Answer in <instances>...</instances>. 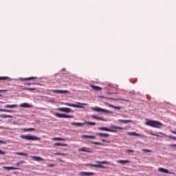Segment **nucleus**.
<instances>
[{"label":"nucleus","mask_w":176,"mask_h":176,"mask_svg":"<svg viewBox=\"0 0 176 176\" xmlns=\"http://www.w3.org/2000/svg\"><path fill=\"white\" fill-rule=\"evenodd\" d=\"M116 129L118 130H126V128L118 126H111V129L107 127H98V130H100V131H109V133H116V131H118Z\"/></svg>","instance_id":"obj_1"},{"label":"nucleus","mask_w":176,"mask_h":176,"mask_svg":"<svg viewBox=\"0 0 176 176\" xmlns=\"http://www.w3.org/2000/svg\"><path fill=\"white\" fill-rule=\"evenodd\" d=\"M145 124H146V126H150V127H155L156 129H160L162 126H163V124L160 122L152 120H147Z\"/></svg>","instance_id":"obj_2"},{"label":"nucleus","mask_w":176,"mask_h":176,"mask_svg":"<svg viewBox=\"0 0 176 176\" xmlns=\"http://www.w3.org/2000/svg\"><path fill=\"white\" fill-rule=\"evenodd\" d=\"M20 138L22 140H27L28 141H41V138L34 135H21Z\"/></svg>","instance_id":"obj_3"},{"label":"nucleus","mask_w":176,"mask_h":176,"mask_svg":"<svg viewBox=\"0 0 176 176\" xmlns=\"http://www.w3.org/2000/svg\"><path fill=\"white\" fill-rule=\"evenodd\" d=\"M96 163L98 164H92V167H97L98 168H105V166L101 164H109V162L107 161H97Z\"/></svg>","instance_id":"obj_4"},{"label":"nucleus","mask_w":176,"mask_h":176,"mask_svg":"<svg viewBox=\"0 0 176 176\" xmlns=\"http://www.w3.org/2000/svg\"><path fill=\"white\" fill-rule=\"evenodd\" d=\"M91 111H94L95 112H104L105 113H112V112L109 111V110H107L100 107H91Z\"/></svg>","instance_id":"obj_5"},{"label":"nucleus","mask_w":176,"mask_h":176,"mask_svg":"<svg viewBox=\"0 0 176 176\" xmlns=\"http://www.w3.org/2000/svg\"><path fill=\"white\" fill-rule=\"evenodd\" d=\"M54 116H56V118H69L73 119L74 116H68L67 114H63L60 113H54Z\"/></svg>","instance_id":"obj_6"},{"label":"nucleus","mask_w":176,"mask_h":176,"mask_svg":"<svg viewBox=\"0 0 176 176\" xmlns=\"http://www.w3.org/2000/svg\"><path fill=\"white\" fill-rule=\"evenodd\" d=\"M52 93H57L58 94H67L69 93L68 90H58V89H53L52 90Z\"/></svg>","instance_id":"obj_7"},{"label":"nucleus","mask_w":176,"mask_h":176,"mask_svg":"<svg viewBox=\"0 0 176 176\" xmlns=\"http://www.w3.org/2000/svg\"><path fill=\"white\" fill-rule=\"evenodd\" d=\"M56 111H59L60 112H66V113H69V112H71V109L68 107H59L56 109Z\"/></svg>","instance_id":"obj_8"},{"label":"nucleus","mask_w":176,"mask_h":176,"mask_svg":"<svg viewBox=\"0 0 176 176\" xmlns=\"http://www.w3.org/2000/svg\"><path fill=\"white\" fill-rule=\"evenodd\" d=\"M89 105L87 103H80L78 102L76 104H74V108H85V106Z\"/></svg>","instance_id":"obj_9"},{"label":"nucleus","mask_w":176,"mask_h":176,"mask_svg":"<svg viewBox=\"0 0 176 176\" xmlns=\"http://www.w3.org/2000/svg\"><path fill=\"white\" fill-rule=\"evenodd\" d=\"M127 135H133L134 137H142V135L137 133L136 132H126Z\"/></svg>","instance_id":"obj_10"},{"label":"nucleus","mask_w":176,"mask_h":176,"mask_svg":"<svg viewBox=\"0 0 176 176\" xmlns=\"http://www.w3.org/2000/svg\"><path fill=\"white\" fill-rule=\"evenodd\" d=\"M158 171H160V173H164V174H171V173L168 171V170L164 168H159Z\"/></svg>","instance_id":"obj_11"},{"label":"nucleus","mask_w":176,"mask_h":176,"mask_svg":"<svg viewBox=\"0 0 176 176\" xmlns=\"http://www.w3.org/2000/svg\"><path fill=\"white\" fill-rule=\"evenodd\" d=\"M80 175H82V176L94 175V173H93V172H81V173H80Z\"/></svg>","instance_id":"obj_12"},{"label":"nucleus","mask_w":176,"mask_h":176,"mask_svg":"<svg viewBox=\"0 0 176 176\" xmlns=\"http://www.w3.org/2000/svg\"><path fill=\"white\" fill-rule=\"evenodd\" d=\"M19 107H21V108H32V105L28 103H22Z\"/></svg>","instance_id":"obj_13"},{"label":"nucleus","mask_w":176,"mask_h":176,"mask_svg":"<svg viewBox=\"0 0 176 176\" xmlns=\"http://www.w3.org/2000/svg\"><path fill=\"white\" fill-rule=\"evenodd\" d=\"M78 151L80 152H88L89 153H91V151H90V148L87 147H82L81 148H79Z\"/></svg>","instance_id":"obj_14"},{"label":"nucleus","mask_w":176,"mask_h":176,"mask_svg":"<svg viewBox=\"0 0 176 176\" xmlns=\"http://www.w3.org/2000/svg\"><path fill=\"white\" fill-rule=\"evenodd\" d=\"M117 163H118L120 164H127V163H130V160H117Z\"/></svg>","instance_id":"obj_15"},{"label":"nucleus","mask_w":176,"mask_h":176,"mask_svg":"<svg viewBox=\"0 0 176 176\" xmlns=\"http://www.w3.org/2000/svg\"><path fill=\"white\" fill-rule=\"evenodd\" d=\"M33 160H35L36 162H43V158L38 156H32L31 157Z\"/></svg>","instance_id":"obj_16"},{"label":"nucleus","mask_w":176,"mask_h":176,"mask_svg":"<svg viewBox=\"0 0 176 176\" xmlns=\"http://www.w3.org/2000/svg\"><path fill=\"white\" fill-rule=\"evenodd\" d=\"M118 122H120V123H133V120H118Z\"/></svg>","instance_id":"obj_17"},{"label":"nucleus","mask_w":176,"mask_h":176,"mask_svg":"<svg viewBox=\"0 0 176 176\" xmlns=\"http://www.w3.org/2000/svg\"><path fill=\"white\" fill-rule=\"evenodd\" d=\"M5 170H21L20 168H16L13 166H4L3 167Z\"/></svg>","instance_id":"obj_18"},{"label":"nucleus","mask_w":176,"mask_h":176,"mask_svg":"<svg viewBox=\"0 0 176 176\" xmlns=\"http://www.w3.org/2000/svg\"><path fill=\"white\" fill-rule=\"evenodd\" d=\"M96 135H98V137H103L104 138H107V137H108L109 135V134L102 133H96Z\"/></svg>","instance_id":"obj_19"},{"label":"nucleus","mask_w":176,"mask_h":176,"mask_svg":"<svg viewBox=\"0 0 176 176\" xmlns=\"http://www.w3.org/2000/svg\"><path fill=\"white\" fill-rule=\"evenodd\" d=\"M0 118H3V119H8V118L12 119V118H13V116L3 114L0 116Z\"/></svg>","instance_id":"obj_20"},{"label":"nucleus","mask_w":176,"mask_h":176,"mask_svg":"<svg viewBox=\"0 0 176 176\" xmlns=\"http://www.w3.org/2000/svg\"><path fill=\"white\" fill-rule=\"evenodd\" d=\"M21 131H35V128L21 129Z\"/></svg>","instance_id":"obj_21"},{"label":"nucleus","mask_w":176,"mask_h":176,"mask_svg":"<svg viewBox=\"0 0 176 176\" xmlns=\"http://www.w3.org/2000/svg\"><path fill=\"white\" fill-rule=\"evenodd\" d=\"M53 141H67V138H53Z\"/></svg>","instance_id":"obj_22"},{"label":"nucleus","mask_w":176,"mask_h":176,"mask_svg":"<svg viewBox=\"0 0 176 176\" xmlns=\"http://www.w3.org/2000/svg\"><path fill=\"white\" fill-rule=\"evenodd\" d=\"M19 105L17 104H7L4 106V108H17Z\"/></svg>","instance_id":"obj_23"},{"label":"nucleus","mask_w":176,"mask_h":176,"mask_svg":"<svg viewBox=\"0 0 176 176\" xmlns=\"http://www.w3.org/2000/svg\"><path fill=\"white\" fill-rule=\"evenodd\" d=\"M32 79H36V77L31 76L25 78H20L21 80H32Z\"/></svg>","instance_id":"obj_24"},{"label":"nucleus","mask_w":176,"mask_h":176,"mask_svg":"<svg viewBox=\"0 0 176 176\" xmlns=\"http://www.w3.org/2000/svg\"><path fill=\"white\" fill-rule=\"evenodd\" d=\"M91 87H92V89H94V90H96V91H100V90H102V88L98 86L91 85Z\"/></svg>","instance_id":"obj_25"},{"label":"nucleus","mask_w":176,"mask_h":176,"mask_svg":"<svg viewBox=\"0 0 176 176\" xmlns=\"http://www.w3.org/2000/svg\"><path fill=\"white\" fill-rule=\"evenodd\" d=\"M54 146H67L68 144L64 143V144H61L60 142L58 143H55L54 144Z\"/></svg>","instance_id":"obj_26"},{"label":"nucleus","mask_w":176,"mask_h":176,"mask_svg":"<svg viewBox=\"0 0 176 176\" xmlns=\"http://www.w3.org/2000/svg\"><path fill=\"white\" fill-rule=\"evenodd\" d=\"M73 126H85V123L82 122H72Z\"/></svg>","instance_id":"obj_27"},{"label":"nucleus","mask_w":176,"mask_h":176,"mask_svg":"<svg viewBox=\"0 0 176 176\" xmlns=\"http://www.w3.org/2000/svg\"><path fill=\"white\" fill-rule=\"evenodd\" d=\"M16 155H18V156H28V153H21V152H18V153H16Z\"/></svg>","instance_id":"obj_28"},{"label":"nucleus","mask_w":176,"mask_h":176,"mask_svg":"<svg viewBox=\"0 0 176 176\" xmlns=\"http://www.w3.org/2000/svg\"><path fill=\"white\" fill-rule=\"evenodd\" d=\"M84 124H88V126H96V122H85Z\"/></svg>","instance_id":"obj_29"},{"label":"nucleus","mask_w":176,"mask_h":176,"mask_svg":"<svg viewBox=\"0 0 176 176\" xmlns=\"http://www.w3.org/2000/svg\"><path fill=\"white\" fill-rule=\"evenodd\" d=\"M0 112H8V113H12L13 111L12 110H8L4 109H0Z\"/></svg>","instance_id":"obj_30"},{"label":"nucleus","mask_w":176,"mask_h":176,"mask_svg":"<svg viewBox=\"0 0 176 176\" xmlns=\"http://www.w3.org/2000/svg\"><path fill=\"white\" fill-rule=\"evenodd\" d=\"M109 107H110V108H113V109H120V107H116L112 104H109Z\"/></svg>","instance_id":"obj_31"},{"label":"nucleus","mask_w":176,"mask_h":176,"mask_svg":"<svg viewBox=\"0 0 176 176\" xmlns=\"http://www.w3.org/2000/svg\"><path fill=\"white\" fill-rule=\"evenodd\" d=\"M6 79H9L8 76H0V80H6Z\"/></svg>","instance_id":"obj_32"},{"label":"nucleus","mask_w":176,"mask_h":176,"mask_svg":"<svg viewBox=\"0 0 176 176\" xmlns=\"http://www.w3.org/2000/svg\"><path fill=\"white\" fill-rule=\"evenodd\" d=\"M91 144H94V145H102V143H100L98 142H91Z\"/></svg>","instance_id":"obj_33"},{"label":"nucleus","mask_w":176,"mask_h":176,"mask_svg":"<svg viewBox=\"0 0 176 176\" xmlns=\"http://www.w3.org/2000/svg\"><path fill=\"white\" fill-rule=\"evenodd\" d=\"M65 105H67V107H73L74 108V104L71 103H65Z\"/></svg>","instance_id":"obj_34"},{"label":"nucleus","mask_w":176,"mask_h":176,"mask_svg":"<svg viewBox=\"0 0 176 176\" xmlns=\"http://www.w3.org/2000/svg\"><path fill=\"white\" fill-rule=\"evenodd\" d=\"M98 120H101L102 122H107V119H105L104 118L99 117Z\"/></svg>","instance_id":"obj_35"},{"label":"nucleus","mask_w":176,"mask_h":176,"mask_svg":"<svg viewBox=\"0 0 176 176\" xmlns=\"http://www.w3.org/2000/svg\"><path fill=\"white\" fill-rule=\"evenodd\" d=\"M23 163H24V161H20L19 162H16V166L19 167V166H20V164H23Z\"/></svg>","instance_id":"obj_36"},{"label":"nucleus","mask_w":176,"mask_h":176,"mask_svg":"<svg viewBox=\"0 0 176 176\" xmlns=\"http://www.w3.org/2000/svg\"><path fill=\"white\" fill-rule=\"evenodd\" d=\"M81 137L82 138H90V135H82Z\"/></svg>","instance_id":"obj_37"},{"label":"nucleus","mask_w":176,"mask_h":176,"mask_svg":"<svg viewBox=\"0 0 176 176\" xmlns=\"http://www.w3.org/2000/svg\"><path fill=\"white\" fill-rule=\"evenodd\" d=\"M25 90H28L29 91H30L31 90H36V89H35V88H28V87H27V88L25 89Z\"/></svg>","instance_id":"obj_38"},{"label":"nucleus","mask_w":176,"mask_h":176,"mask_svg":"<svg viewBox=\"0 0 176 176\" xmlns=\"http://www.w3.org/2000/svg\"><path fill=\"white\" fill-rule=\"evenodd\" d=\"M126 152H130L131 153H133L134 152V150H133V149H126Z\"/></svg>","instance_id":"obj_39"},{"label":"nucleus","mask_w":176,"mask_h":176,"mask_svg":"<svg viewBox=\"0 0 176 176\" xmlns=\"http://www.w3.org/2000/svg\"><path fill=\"white\" fill-rule=\"evenodd\" d=\"M91 118L93 119H96L97 120H98V119H99V117H97L96 116H92Z\"/></svg>","instance_id":"obj_40"},{"label":"nucleus","mask_w":176,"mask_h":176,"mask_svg":"<svg viewBox=\"0 0 176 176\" xmlns=\"http://www.w3.org/2000/svg\"><path fill=\"white\" fill-rule=\"evenodd\" d=\"M142 151H143V152H151V150L142 148Z\"/></svg>","instance_id":"obj_41"},{"label":"nucleus","mask_w":176,"mask_h":176,"mask_svg":"<svg viewBox=\"0 0 176 176\" xmlns=\"http://www.w3.org/2000/svg\"><path fill=\"white\" fill-rule=\"evenodd\" d=\"M55 155H60L61 156H64L65 154L61 153H56Z\"/></svg>","instance_id":"obj_42"},{"label":"nucleus","mask_w":176,"mask_h":176,"mask_svg":"<svg viewBox=\"0 0 176 176\" xmlns=\"http://www.w3.org/2000/svg\"><path fill=\"white\" fill-rule=\"evenodd\" d=\"M0 155H6L5 151H2L1 150H0Z\"/></svg>","instance_id":"obj_43"},{"label":"nucleus","mask_w":176,"mask_h":176,"mask_svg":"<svg viewBox=\"0 0 176 176\" xmlns=\"http://www.w3.org/2000/svg\"><path fill=\"white\" fill-rule=\"evenodd\" d=\"M3 91H8L6 89H0V93H3Z\"/></svg>","instance_id":"obj_44"},{"label":"nucleus","mask_w":176,"mask_h":176,"mask_svg":"<svg viewBox=\"0 0 176 176\" xmlns=\"http://www.w3.org/2000/svg\"><path fill=\"white\" fill-rule=\"evenodd\" d=\"M169 138H173V140H176V138L174 136H168Z\"/></svg>","instance_id":"obj_45"},{"label":"nucleus","mask_w":176,"mask_h":176,"mask_svg":"<svg viewBox=\"0 0 176 176\" xmlns=\"http://www.w3.org/2000/svg\"><path fill=\"white\" fill-rule=\"evenodd\" d=\"M0 144H6V142H4L3 140H0Z\"/></svg>","instance_id":"obj_46"},{"label":"nucleus","mask_w":176,"mask_h":176,"mask_svg":"<svg viewBox=\"0 0 176 176\" xmlns=\"http://www.w3.org/2000/svg\"><path fill=\"white\" fill-rule=\"evenodd\" d=\"M151 135H154V136H155V137H158V136H159V135L155 134V133H151Z\"/></svg>","instance_id":"obj_47"},{"label":"nucleus","mask_w":176,"mask_h":176,"mask_svg":"<svg viewBox=\"0 0 176 176\" xmlns=\"http://www.w3.org/2000/svg\"><path fill=\"white\" fill-rule=\"evenodd\" d=\"M89 138H96V136H94V135H89Z\"/></svg>","instance_id":"obj_48"},{"label":"nucleus","mask_w":176,"mask_h":176,"mask_svg":"<svg viewBox=\"0 0 176 176\" xmlns=\"http://www.w3.org/2000/svg\"><path fill=\"white\" fill-rule=\"evenodd\" d=\"M170 146L175 148L176 146V144H170Z\"/></svg>","instance_id":"obj_49"},{"label":"nucleus","mask_w":176,"mask_h":176,"mask_svg":"<svg viewBox=\"0 0 176 176\" xmlns=\"http://www.w3.org/2000/svg\"><path fill=\"white\" fill-rule=\"evenodd\" d=\"M54 166V164H50L48 166L53 167Z\"/></svg>","instance_id":"obj_50"},{"label":"nucleus","mask_w":176,"mask_h":176,"mask_svg":"<svg viewBox=\"0 0 176 176\" xmlns=\"http://www.w3.org/2000/svg\"><path fill=\"white\" fill-rule=\"evenodd\" d=\"M102 141L103 142H107V140H104V139H103Z\"/></svg>","instance_id":"obj_51"}]
</instances>
